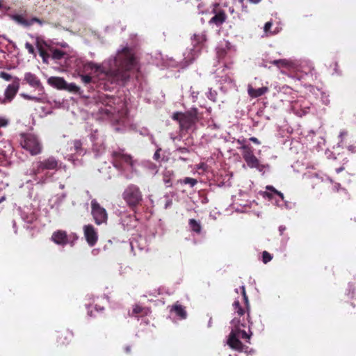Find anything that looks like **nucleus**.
<instances>
[{
	"label": "nucleus",
	"instance_id": "nucleus-45",
	"mask_svg": "<svg viewBox=\"0 0 356 356\" xmlns=\"http://www.w3.org/2000/svg\"><path fill=\"white\" fill-rule=\"evenodd\" d=\"M273 259L272 255L266 251L262 253V261L264 264H267Z\"/></svg>",
	"mask_w": 356,
	"mask_h": 356
},
{
	"label": "nucleus",
	"instance_id": "nucleus-44",
	"mask_svg": "<svg viewBox=\"0 0 356 356\" xmlns=\"http://www.w3.org/2000/svg\"><path fill=\"white\" fill-rule=\"evenodd\" d=\"M189 149L187 148V147H177L175 151H174V153L175 155L177 154H181V155H183V154H188L189 153Z\"/></svg>",
	"mask_w": 356,
	"mask_h": 356
},
{
	"label": "nucleus",
	"instance_id": "nucleus-59",
	"mask_svg": "<svg viewBox=\"0 0 356 356\" xmlns=\"http://www.w3.org/2000/svg\"><path fill=\"white\" fill-rule=\"evenodd\" d=\"M160 151H161V148L157 149L154 154L153 157L156 161H158L160 158V153H159Z\"/></svg>",
	"mask_w": 356,
	"mask_h": 356
},
{
	"label": "nucleus",
	"instance_id": "nucleus-31",
	"mask_svg": "<svg viewBox=\"0 0 356 356\" xmlns=\"http://www.w3.org/2000/svg\"><path fill=\"white\" fill-rule=\"evenodd\" d=\"M67 197V194L65 193H63L60 195H57L55 196V201L54 204L51 206L52 209H56V210H59L60 207L65 201V198Z\"/></svg>",
	"mask_w": 356,
	"mask_h": 356
},
{
	"label": "nucleus",
	"instance_id": "nucleus-63",
	"mask_svg": "<svg viewBox=\"0 0 356 356\" xmlns=\"http://www.w3.org/2000/svg\"><path fill=\"white\" fill-rule=\"evenodd\" d=\"M348 149L351 152L354 153L356 152V146L354 145H349L348 147Z\"/></svg>",
	"mask_w": 356,
	"mask_h": 356
},
{
	"label": "nucleus",
	"instance_id": "nucleus-13",
	"mask_svg": "<svg viewBox=\"0 0 356 356\" xmlns=\"http://www.w3.org/2000/svg\"><path fill=\"white\" fill-rule=\"evenodd\" d=\"M35 38V46L39 51L40 56L42 59V62L48 64L50 55L47 51L51 50V40H45L44 38L42 36H36Z\"/></svg>",
	"mask_w": 356,
	"mask_h": 356
},
{
	"label": "nucleus",
	"instance_id": "nucleus-10",
	"mask_svg": "<svg viewBox=\"0 0 356 356\" xmlns=\"http://www.w3.org/2000/svg\"><path fill=\"white\" fill-rule=\"evenodd\" d=\"M98 113L103 120H110L117 123L124 122L123 118L126 115V112L124 109L120 111L119 108L113 107L108 103L100 107Z\"/></svg>",
	"mask_w": 356,
	"mask_h": 356
},
{
	"label": "nucleus",
	"instance_id": "nucleus-19",
	"mask_svg": "<svg viewBox=\"0 0 356 356\" xmlns=\"http://www.w3.org/2000/svg\"><path fill=\"white\" fill-rule=\"evenodd\" d=\"M84 236L90 246H93L97 241V233L92 225H87L83 227Z\"/></svg>",
	"mask_w": 356,
	"mask_h": 356
},
{
	"label": "nucleus",
	"instance_id": "nucleus-12",
	"mask_svg": "<svg viewBox=\"0 0 356 356\" xmlns=\"http://www.w3.org/2000/svg\"><path fill=\"white\" fill-rule=\"evenodd\" d=\"M35 38V46L39 51L40 56L42 59V62L48 64L50 55L47 51L51 50V40H45L44 38L42 36H36Z\"/></svg>",
	"mask_w": 356,
	"mask_h": 356
},
{
	"label": "nucleus",
	"instance_id": "nucleus-8",
	"mask_svg": "<svg viewBox=\"0 0 356 356\" xmlns=\"http://www.w3.org/2000/svg\"><path fill=\"white\" fill-rule=\"evenodd\" d=\"M122 198L129 207L134 209L143 201V195L139 187L134 184H129L122 193Z\"/></svg>",
	"mask_w": 356,
	"mask_h": 356
},
{
	"label": "nucleus",
	"instance_id": "nucleus-21",
	"mask_svg": "<svg viewBox=\"0 0 356 356\" xmlns=\"http://www.w3.org/2000/svg\"><path fill=\"white\" fill-rule=\"evenodd\" d=\"M24 81L28 83L31 87L39 89L41 91L44 90V88L39 78L30 72L24 74Z\"/></svg>",
	"mask_w": 356,
	"mask_h": 356
},
{
	"label": "nucleus",
	"instance_id": "nucleus-24",
	"mask_svg": "<svg viewBox=\"0 0 356 356\" xmlns=\"http://www.w3.org/2000/svg\"><path fill=\"white\" fill-rule=\"evenodd\" d=\"M47 83L51 86L59 90H63L66 86L65 80L63 78L58 76H51L48 79Z\"/></svg>",
	"mask_w": 356,
	"mask_h": 356
},
{
	"label": "nucleus",
	"instance_id": "nucleus-48",
	"mask_svg": "<svg viewBox=\"0 0 356 356\" xmlns=\"http://www.w3.org/2000/svg\"><path fill=\"white\" fill-rule=\"evenodd\" d=\"M9 124V120L6 117H0V128L6 127Z\"/></svg>",
	"mask_w": 356,
	"mask_h": 356
},
{
	"label": "nucleus",
	"instance_id": "nucleus-54",
	"mask_svg": "<svg viewBox=\"0 0 356 356\" xmlns=\"http://www.w3.org/2000/svg\"><path fill=\"white\" fill-rule=\"evenodd\" d=\"M199 196L202 204H204L208 203L209 200L205 195H201L200 193H199Z\"/></svg>",
	"mask_w": 356,
	"mask_h": 356
},
{
	"label": "nucleus",
	"instance_id": "nucleus-41",
	"mask_svg": "<svg viewBox=\"0 0 356 356\" xmlns=\"http://www.w3.org/2000/svg\"><path fill=\"white\" fill-rule=\"evenodd\" d=\"M80 78L82 83L85 85H88L93 81L92 78L88 74H81Z\"/></svg>",
	"mask_w": 356,
	"mask_h": 356
},
{
	"label": "nucleus",
	"instance_id": "nucleus-17",
	"mask_svg": "<svg viewBox=\"0 0 356 356\" xmlns=\"http://www.w3.org/2000/svg\"><path fill=\"white\" fill-rule=\"evenodd\" d=\"M76 239L77 236L75 234L68 236L66 232L62 230L54 232L51 236V240L55 243L60 245L70 243L72 246Z\"/></svg>",
	"mask_w": 356,
	"mask_h": 356
},
{
	"label": "nucleus",
	"instance_id": "nucleus-60",
	"mask_svg": "<svg viewBox=\"0 0 356 356\" xmlns=\"http://www.w3.org/2000/svg\"><path fill=\"white\" fill-rule=\"evenodd\" d=\"M3 158L4 160H7V155L4 150L0 149V159Z\"/></svg>",
	"mask_w": 356,
	"mask_h": 356
},
{
	"label": "nucleus",
	"instance_id": "nucleus-23",
	"mask_svg": "<svg viewBox=\"0 0 356 356\" xmlns=\"http://www.w3.org/2000/svg\"><path fill=\"white\" fill-rule=\"evenodd\" d=\"M72 145L70 148L71 151H74L77 156H83L86 153V149L83 147V143L81 139H75L70 142Z\"/></svg>",
	"mask_w": 356,
	"mask_h": 356
},
{
	"label": "nucleus",
	"instance_id": "nucleus-7",
	"mask_svg": "<svg viewBox=\"0 0 356 356\" xmlns=\"http://www.w3.org/2000/svg\"><path fill=\"white\" fill-rule=\"evenodd\" d=\"M265 191H260L261 196L271 201L279 207H284L287 209H291L293 207V204L284 200V194L276 190L272 186H267Z\"/></svg>",
	"mask_w": 356,
	"mask_h": 356
},
{
	"label": "nucleus",
	"instance_id": "nucleus-50",
	"mask_svg": "<svg viewBox=\"0 0 356 356\" xmlns=\"http://www.w3.org/2000/svg\"><path fill=\"white\" fill-rule=\"evenodd\" d=\"M25 47L29 54H35V50H34L33 46L31 43L26 42L25 44Z\"/></svg>",
	"mask_w": 356,
	"mask_h": 356
},
{
	"label": "nucleus",
	"instance_id": "nucleus-35",
	"mask_svg": "<svg viewBox=\"0 0 356 356\" xmlns=\"http://www.w3.org/2000/svg\"><path fill=\"white\" fill-rule=\"evenodd\" d=\"M233 307H234L235 313H236L238 316H241L245 314V311L241 307L240 302L238 300H236L234 302Z\"/></svg>",
	"mask_w": 356,
	"mask_h": 356
},
{
	"label": "nucleus",
	"instance_id": "nucleus-51",
	"mask_svg": "<svg viewBox=\"0 0 356 356\" xmlns=\"http://www.w3.org/2000/svg\"><path fill=\"white\" fill-rule=\"evenodd\" d=\"M321 100L325 105H328L330 104L329 96L327 95L325 92L321 94Z\"/></svg>",
	"mask_w": 356,
	"mask_h": 356
},
{
	"label": "nucleus",
	"instance_id": "nucleus-20",
	"mask_svg": "<svg viewBox=\"0 0 356 356\" xmlns=\"http://www.w3.org/2000/svg\"><path fill=\"white\" fill-rule=\"evenodd\" d=\"M89 138L92 143V149L93 151L96 152V156L101 154L104 151L105 147L102 142H98L99 138L97 129L92 131L90 134Z\"/></svg>",
	"mask_w": 356,
	"mask_h": 356
},
{
	"label": "nucleus",
	"instance_id": "nucleus-29",
	"mask_svg": "<svg viewBox=\"0 0 356 356\" xmlns=\"http://www.w3.org/2000/svg\"><path fill=\"white\" fill-rule=\"evenodd\" d=\"M188 227L190 230L196 234H200L202 232V226L200 221L191 218L188 221Z\"/></svg>",
	"mask_w": 356,
	"mask_h": 356
},
{
	"label": "nucleus",
	"instance_id": "nucleus-49",
	"mask_svg": "<svg viewBox=\"0 0 356 356\" xmlns=\"http://www.w3.org/2000/svg\"><path fill=\"white\" fill-rule=\"evenodd\" d=\"M190 92H191V97L193 99V102H196V100L197 99V96H198L199 92L197 91H194L193 90L192 86L190 88Z\"/></svg>",
	"mask_w": 356,
	"mask_h": 356
},
{
	"label": "nucleus",
	"instance_id": "nucleus-28",
	"mask_svg": "<svg viewBox=\"0 0 356 356\" xmlns=\"http://www.w3.org/2000/svg\"><path fill=\"white\" fill-rule=\"evenodd\" d=\"M10 18L15 21L17 24L22 25L24 27H29V19L24 17L23 15L19 14H13L10 15Z\"/></svg>",
	"mask_w": 356,
	"mask_h": 356
},
{
	"label": "nucleus",
	"instance_id": "nucleus-6",
	"mask_svg": "<svg viewBox=\"0 0 356 356\" xmlns=\"http://www.w3.org/2000/svg\"><path fill=\"white\" fill-rule=\"evenodd\" d=\"M20 145L22 147L28 151L31 155H38L42 152V145L37 136L32 134H22L20 135Z\"/></svg>",
	"mask_w": 356,
	"mask_h": 356
},
{
	"label": "nucleus",
	"instance_id": "nucleus-15",
	"mask_svg": "<svg viewBox=\"0 0 356 356\" xmlns=\"http://www.w3.org/2000/svg\"><path fill=\"white\" fill-rule=\"evenodd\" d=\"M312 108V103L305 99H299L291 103V109L295 115L299 117L309 113Z\"/></svg>",
	"mask_w": 356,
	"mask_h": 356
},
{
	"label": "nucleus",
	"instance_id": "nucleus-55",
	"mask_svg": "<svg viewBox=\"0 0 356 356\" xmlns=\"http://www.w3.org/2000/svg\"><path fill=\"white\" fill-rule=\"evenodd\" d=\"M186 118H184H184L181 119V120H180V124H181V125L182 127H184H184H185L186 128H187V129H188V128H189V127L191 126V124L193 122H188V124H186V125H185V124H186Z\"/></svg>",
	"mask_w": 356,
	"mask_h": 356
},
{
	"label": "nucleus",
	"instance_id": "nucleus-14",
	"mask_svg": "<svg viewBox=\"0 0 356 356\" xmlns=\"http://www.w3.org/2000/svg\"><path fill=\"white\" fill-rule=\"evenodd\" d=\"M91 214L97 225H100L106 223L108 219L107 211L95 199L91 201Z\"/></svg>",
	"mask_w": 356,
	"mask_h": 356
},
{
	"label": "nucleus",
	"instance_id": "nucleus-37",
	"mask_svg": "<svg viewBox=\"0 0 356 356\" xmlns=\"http://www.w3.org/2000/svg\"><path fill=\"white\" fill-rule=\"evenodd\" d=\"M272 24H273L271 22H268L265 24V25L264 26V31L266 35H274V34H276L278 33V31H270Z\"/></svg>",
	"mask_w": 356,
	"mask_h": 356
},
{
	"label": "nucleus",
	"instance_id": "nucleus-53",
	"mask_svg": "<svg viewBox=\"0 0 356 356\" xmlns=\"http://www.w3.org/2000/svg\"><path fill=\"white\" fill-rule=\"evenodd\" d=\"M139 133L142 136H149V131L146 127H142L139 131Z\"/></svg>",
	"mask_w": 356,
	"mask_h": 356
},
{
	"label": "nucleus",
	"instance_id": "nucleus-25",
	"mask_svg": "<svg viewBox=\"0 0 356 356\" xmlns=\"http://www.w3.org/2000/svg\"><path fill=\"white\" fill-rule=\"evenodd\" d=\"M268 91V87L263 86L259 88H254L252 86L248 85V92L252 98H257L262 96Z\"/></svg>",
	"mask_w": 356,
	"mask_h": 356
},
{
	"label": "nucleus",
	"instance_id": "nucleus-43",
	"mask_svg": "<svg viewBox=\"0 0 356 356\" xmlns=\"http://www.w3.org/2000/svg\"><path fill=\"white\" fill-rule=\"evenodd\" d=\"M15 76H13L11 74L6 72H0V78L3 79L6 81H11L13 82V79Z\"/></svg>",
	"mask_w": 356,
	"mask_h": 356
},
{
	"label": "nucleus",
	"instance_id": "nucleus-33",
	"mask_svg": "<svg viewBox=\"0 0 356 356\" xmlns=\"http://www.w3.org/2000/svg\"><path fill=\"white\" fill-rule=\"evenodd\" d=\"M180 183L182 184H188L191 188H193L197 183V180L192 177H185L180 180Z\"/></svg>",
	"mask_w": 356,
	"mask_h": 356
},
{
	"label": "nucleus",
	"instance_id": "nucleus-40",
	"mask_svg": "<svg viewBox=\"0 0 356 356\" xmlns=\"http://www.w3.org/2000/svg\"><path fill=\"white\" fill-rule=\"evenodd\" d=\"M63 90L77 92L79 90V87H78L74 83H68L66 82L65 88Z\"/></svg>",
	"mask_w": 356,
	"mask_h": 356
},
{
	"label": "nucleus",
	"instance_id": "nucleus-32",
	"mask_svg": "<svg viewBox=\"0 0 356 356\" xmlns=\"http://www.w3.org/2000/svg\"><path fill=\"white\" fill-rule=\"evenodd\" d=\"M49 51L51 52V58L54 60H60L63 58V56L65 55V52L58 49H53L51 48V50H49Z\"/></svg>",
	"mask_w": 356,
	"mask_h": 356
},
{
	"label": "nucleus",
	"instance_id": "nucleus-58",
	"mask_svg": "<svg viewBox=\"0 0 356 356\" xmlns=\"http://www.w3.org/2000/svg\"><path fill=\"white\" fill-rule=\"evenodd\" d=\"M149 168L151 170L153 174L157 172V167L155 164H150Z\"/></svg>",
	"mask_w": 356,
	"mask_h": 356
},
{
	"label": "nucleus",
	"instance_id": "nucleus-62",
	"mask_svg": "<svg viewBox=\"0 0 356 356\" xmlns=\"http://www.w3.org/2000/svg\"><path fill=\"white\" fill-rule=\"evenodd\" d=\"M278 229L280 235H282L284 232L286 230V227L284 225H280Z\"/></svg>",
	"mask_w": 356,
	"mask_h": 356
},
{
	"label": "nucleus",
	"instance_id": "nucleus-11",
	"mask_svg": "<svg viewBox=\"0 0 356 356\" xmlns=\"http://www.w3.org/2000/svg\"><path fill=\"white\" fill-rule=\"evenodd\" d=\"M20 87V79L15 77L13 82L8 84L5 89L3 96H0V104H7L10 103L17 94Z\"/></svg>",
	"mask_w": 356,
	"mask_h": 356
},
{
	"label": "nucleus",
	"instance_id": "nucleus-18",
	"mask_svg": "<svg viewBox=\"0 0 356 356\" xmlns=\"http://www.w3.org/2000/svg\"><path fill=\"white\" fill-rule=\"evenodd\" d=\"M120 224L126 231L134 229L138 225V219L134 214L124 213L120 216Z\"/></svg>",
	"mask_w": 356,
	"mask_h": 356
},
{
	"label": "nucleus",
	"instance_id": "nucleus-9",
	"mask_svg": "<svg viewBox=\"0 0 356 356\" xmlns=\"http://www.w3.org/2000/svg\"><path fill=\"white\" fill-rule=\"evenodd\" d=\"M243 152L242 153L243 158L247 165L250 168H256L262 175L270 170L268 164H262L259 160L254 156L252 149L248 145L242 147Z\"/></svg>",
	"mask_w": 356,
	"mask_h": 356
},
{
	"label": "nucleus",
	"instance_id": "nucleus-39",
	"mask_svg": "<svg viewBox=\"0 0 356 356\" xmlns=\"http://www.w3.org/2000/svg\"><path fill=\"white\" fill-rule=\"evenodd\" d=\"M241 291H242V294H243V300H244V302H245V307H246V308H247L248 318H249V317H250V312H249V302H248V296H247V295H246V293H245V286H241Z\"/></svg>",
	"mask_w": 356,
	"mask_h": 356
},
{
	"label": "nucleus",
	"instance_id": "nucleus-2",
	"mask_svg": "<svg viewBox=\"0 0 356 356\" xmlns=\"http://www.w3.org/2000/svg\"><path fill=\"white\" fill-rule=\"evenodd\" d=\"M111 162L119 173L126 179H131L136 173L137 161L127 154L124 149L113 151Z\"/></svg>",
	"mask_w": 356,
	"mask_h": 356
},
{
	"label": "nucleus",
	"instance_id": "nucleus-52",
	"mask_svg": "<svg viewBox=\"0 0 356 356\" xmlns=\"http://www.w3.org/2000/svg\"><path fill=\"white\" fill-rule=\"evenodd\" d=\"M354 287L351 284H348V288L347 289V296L349 297H353L354 294Z\"/></svg>",
	"mask_w": 356,
	"mask_h": 356
},
{
	"label": "nucleus",
	"instance_id": "nucleus-27",
	"mask_svg": "<svg viewBox=\"0 0 356 356\" xmlns=\"http://www.w3.org/2000/svg\"><path fill=\"white\" fill-rule=\"evenodd\" d=\"M232 44L228 41H225L217 47V56L219 59H223L227 54V50H230Z\"/></svg>",
	"mask_w": 356,
	"mask_h": 356
},
{
	"label": "nucleus",
	"instance_id": "nucleus-61",
	"mask_svg": "<svg viewBox=\"0 0 356 356\" xmlns=\"http://www.w3.org/2000/svg\"><path fill=\"white\" fill-rule=\"evenodd\" d=\"M172 202L171 200H167L165 204V206H164V208L165 209H168L169 207H170L172 206Z\"/></svg>",
	"mask_w": 356,
	"mask_h": 356
},
{
	"label": "nucleus",
	"instance_id": "nucleus-42",
	"mask_svg": "<svg viewBox=\"0 0 356 356\" xmlns=\"http://www.w3.org/2000/svg\"><path fill=\"white\" fill-rule=\"evenodd\" d=\"M66 159L71 161L74 165H79L81 164V161L75 158V155L74 154H70V155H67V156L66 157Z\"/></svg>",
	"mask_w": 356,
	"mask_h": 356
},
{
	"label": "nucleus",
	"instance_id": "nucleus-56",
	"mask_svg": "<svg viewBox=\"0 0 356 356\" xmlns=\"http://www.w3.org/2000/svg\"><path fill=\"white\" fill-rule=\"evenodd\" d=\"M273 63L275 65H277V66H280V65H284V64L285 63V60H275L273 61Z\"/></svg>",
	"mask_w": 356,
	"mask_h": 356
},
{
	"label": "nucleus",
	"instance_id": "nucleus-47",
	"mask_svg": "<svg viewBox=\"0 0 356 356\" xmlns=\"http://www.w3.org/2000/svg\"><path fill=\"white\" fill-rule=\"evenodd\" d=\"M30 26L33 25L34 23H38L40 26H42L44 24V22L40 19L33 17L29 19Z\"/></svg>",
	"mask_w": 356,
	"mask_h": 356
},
{
	"label": "nucleus",
	"instance_id": "nucleus-64",
	"mask_svg": "<svg viewBox=\"0 0 356 356\" xmlns=\"http://www.w3.org/2000/svg\"><path fill=\"white\" fill-rule=\"evenodd\" d=\"M250 140L252 141L253 143L257 144V145H259L260 144V141L255 137H251L250 138Z\"/></svg>",
	"mask_w": 356,
	"mask_h": 356
},
{
	"label": "nucleus",
	"instance_id": "nucleus-46",
	"mask_svg": "<svg viewBox=\"0 0 356 356\" xmlns=\"http://www.w3.org/2000/svg\"><path fill=\"white\" fill-rule=\"evenodd\" d=\"M22 96L25 98L26 99H29V100H33L35 101V102H40L41 101V98L40 97H35V96H31L29 95H27V94H24V93H22Z\"/></svg>",
	"mask_w": 356,
	"mask_h": 356
},
{
	"label": "nucleus",
	"instance_id": "nucleus-22",
	"mask_svg": "<svg viewBox=\"0 0 356 356\" xmlns=\"http://www.w3.org/2000/svg\"><path fill=\"white\" fill-rule=\"evenodd\" d=\"M130 247L132 251L135 248H137L140 251H147L149 250L147 239L141 235L130 242Z\"/></svg>",
	"mask_w": 356,
	"mask_h": 356
},
{
	"label": "nucleus",
	"instance_id": "nucleus-3",
	"mask_svg": "<svg viewBox=\"0 0 356 356\" xmlns=\"http://www.w3.org/2000/svg\"><path fill=\"white\" fill-rule=\"evenodd\" d=\"M61 163L54 156H51L43 160L34 161L29 170L30 175L35 176V180L40 184L45 183L51 178L49 170H57Z\"/></svg>",
	"mask_w": 356,
	"mask_h": 356
},
{
	"label": "nucleus",
	"instance_id": "nucleus-1",
	"mask_svg": "<svg viewBox=\"0 0 356 356\" xmlns=\"http://www.w3.org/2000/svg\"><path fill=\"white\" fill-rule=\"evenodd\" d=\"M136 66V59L129 47L118 50L115 56L108 58L101 65L85 58H78L75 62L76 70L79 73L90 71L97 73L100 80L99 87L104 90H112L117 86L124 84L129 79V71Z\"/></svg>",
	"mask_w": 356,
	"mask_h": 356
},
{
	"label": "nucleus",
	"instance_id": "nucleus-4",
	"mask_svg": "<svg viewBox=\"0 0 356 356\" xmlns=\"http://www.w3.org/2000/svg\"><path fill=\"white\" fill-rule=\"evenodd\" d=\"M192 47L188 48L183 54L182 65L184 67H188L193 63L200 54L201 51L205 47L207 42V35L205 32L199 34H193L191 37Z\"/></svg>",
	"mask_w": 356,
	"mask_h": 356
},
{
	"label": "nucleus",
	"instance_id": "nucleus-36",
	"mask_svg": "<svg viewBox=\"0 0 356 356\" xmlns=\"http://www.w3.org/2000/svg\"><path fill=\"white\" fill-rule=\"evenodd\" d=\"M144 310H145V308L142 307L141 306H140L138 305H136L134 307L132 312L131 313H129V316H135L138 319V316H137V314L143 313Z\"/></svg>",
	"mask_w": 356,
	"mask_h": 356
},
{
	"label": "nucleus",
	"instance_id": "nucleus-30",
	"mask_svg": "<svg viewBox=\"0 0 356 356\" xmlns=\"http://www.w3.org/2000/svg\"><path fill=\"white\" fill-rule=\"evenodd\" d=\"M171 312H175V314L181 319H185L187 316L185 308L181 305H175L170 309Z\"/></svg>",
	"mask_w": 356,
	"mask_h": 356
},
{
	"label": "nucleus",
	"instance_id": "nucleus-26",
	"mask_svg": "<svg viewBox=\"0 0 356 356\" xmlns=\"http://www.w3.org/2000/svg\"><path fill=\"white\" fill-rule=\"evenodd\" d=\"M226 18L227 17L225 12L220 11L212 17L209 23L210 24H215L217 26H220L225 22Z\"/></svg>",
	"mask_w": 356,
	"mask_h": 356
},
{
	"label": "nucleus",
	"instance_id": "nucleus-38",
	"mask_svg": "<svg viewBox=\"0 0 356 356\" xmlns=\"http://www.w3.org/2000/svg\"><path fill=\"white\" fill-rule=\"evenodd\" d=\"M206 95L209 100L213 102H216L218 93L216 90L209 88V91L207 92Z\"/></svg>",
	"mask_w": 356,
	"mask_h": 356
},
{
	"label": "nucleus",
	"instance_id": "nucleus-57",
	"mask_svg": "<svg viewBox=\"0 0 356 356\" xmlns=\"http://www.w3.org/2000/svg\"><path fill=\"white\" fill-rule=\"evenodd\" d=\"M314 75L315 76V78H316V71L314 67L309 70V73H306V76H310L312 78L313 77Z\"/></svg>",
	"mask_w": 356,
	"mask_h": 356
},
{
	"label": "nucleus",
	"instance_id": "nucleus-5",
	"mask_svg": "<svg viewBox=\"0 0 356 356\" xmlns=\"http://www.w3.org/2000/svg\"><path fill=\"white\" fill-rule=\"evenodd\" d=\"M232 330L227 341L228 345L233 349L241 351L243 345L239 339L248 341L250 339V334L242 329L245 327V324L241 323V321L236 318H234L231 321Z\"/></svg>",
	"mask_w": 356,
	"mask_h": 356
},
{
	"label": "nucleus",
	"instance_id": "nucleus-16",
	"mask_svg": "<svg viewBox=\"0 0 356 356\" xmlns=\"http://www.w3.org/2000/svg\"><path fill=\"white\" fill-rule=\"evenodd\" d=\"M17 212L22 220L27 224H32L38 218V211L31 205L18 207Z\"/></svg>",
	"mask_w": 356,
	"mask_h": 356
},
{
	"label": "nucleus",
	"instance_id": "nucleus-34",
	"mask_svg": "<svg viewBox=\"0 0 356 356\" xmlns=\"http://www.w3.org/2000/svg\"><path fill=\"white\" fill-rule=\"evenodd\" d=\"M172 175L173 172L172 171H167L164 173L163 181L167 187L171 186L172 184V181L171 180V176Z\"/></svg>",
	"mask_w": 356,
	"mask_h": 356
}]
</instances>
